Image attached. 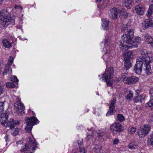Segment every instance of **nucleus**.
Segmentation results:
<instances>
[{"label":"nucleus","instance_id":"nucleus-1","mask_svg":"<svg viewBox=\"0 0 153 153\" xmlns=\"http://www.w3.org/2000/svg\"><path fill=\"white\" fill-rule=\"evenodd\" d=\"M140 57L137 59L134 71L137 74L140 75L143 70L147 75H150L152 73V71L149 65L151 60L147 51L146 50H143Z\"/></svg>","mask_w":153,"mask_h":153},{"label":"nucleus","instance_id":"nucleus-2","mask_svg":"<svg viewBox=\"0 0 153 153\" xmlns=\"http://www.w3.org/2000/svg\"><path fill=\"white\" fill-rule=\"evenodd\" d=\"M134 31L130 29L127 33L123 34L121 36L122 41L120 44V48L121 50H126L130 48L137 47L141 40L140 38L137 36L133 39Z\"/></svg>","mask_w":153,"mask_h":153},{"label":"nucleus","instance_id":"nucleus-3","mask_svg":"<svg viewBox=\"0 0 153 153\" xmlns=\"http://www.w3.org/2000/svg\"><path fill=\"white\" fill-rule=\"evenodd\" d=\"M15 24V17H11L6 9H4L0 11V24L3 28L7 27L10 24L14 25Z\"/></svg>","mask_w":153,"mask_h":153},{"label":"nucleus","instance_id":"nucleus-4","mask_svg":"<svg viewBox=\"0 0 153 153\" xmlns=\"http://www.w3.org/2000/svg\"><path fill=\"white\" fill-rule=\"evenodd\" d=\"M33 137H28L27 143H26L20 150V153H33L37 148V143Z\"/></svg>","mask_w":153,"mask_h":153},{"label":"nucleus","instance_id":"nucleus-5","mask_svg":"<svg viewBox=\"0 0 153 153\" xmlns=\"http://www.w3.org/2000/svg\"><path fill=\"white\" fill-rule=\"evenodd\" d=\"M114 72L113 68L109 67L105 70L102 75V80L104 79L108 86L111 87L113 85L111 79L113 76Z\"/></svg>","mask_w":153,"mask_h":153},{"label":"nucleus","instance_id":"nucleus-6","mask_svg":"<svg viewBox=\"0 0 153 153\" xmlns=\"http://www.w3.org/2000/svg\"><path fill=\"white\" fill-rule=\"evenodd\" d=\"M8 116L6 114H4L0 118V122L1 124L4 126L9 127L12 128L15 125L18 124L19 121L14 120L13 119H10L8 121Z\"/></svg>","mask_w":153,"mask_h":153},{"label":"nucleus","instance_id":"nucleus-7","mask_svg":"<svg viewBox=\"0 0 153 153\" xmlns=\"http://www.w3.org/2000/svg\"><path fill=\"white\" fill-rule=\"evenodd\" d=\"M26 123L27 126L25 128V132L30 133L31 132L33 126L39 123V121L36 117L33 116L27 117Z\"/></svg>","mask_w":153,"mask_h":153},{"label":"nucleus","instance_id":"nucleus-8","mask_svg":"<svg viewBox=\"0 0 153 153\" xmlns=\"http://www.w3.org/2000/svg\"><path fill=\"white\" fill-rule=\"evenodd\" d=\"M151 129L150 126L148 125H145L142 128L138 130V134L140 137L142 138L147 135Z\"/></svg>","mask_w":153,"mask_h":153},{"label":"nucleus","instance_id":"nucleus-9","mask_svg":"<svg viewBox=\"0 0 153 153\" xmlns=\"http://www.w3.org/2000/svg\"><path fill=\"white\" fill-rule=\"evenodd\" d=\"M110 129L112 132L119 133L123 130L124 127L119 123H115L110 126Z\"/></svg>","mask_w":153,"mask_h":153},{"label":"nucleus","instance_id":"nucleus-10","mask_svg":"<svg viewBox=\"0 0 153 153\" xmlns=\"http://www.w3.org/2000/svg\"><path fill=\"white\" fill-rule=\"evenodd\" d=\"M108 15L111 19L115 20L119 18L120 17V14L115 7L110 9L108 12Z\"/></svg>","mask_w":153,"mask_h":153},{"label":"nucleus","instance_id":"nucleus-11","mask_svg":"<svg viewBox=\"0 0 153 153\" xmlns=\"http://www.w3.org/2000/svg\"><path fill=\"white\" fill-rule=\"evenodd\" d=\"M123 79L124 82L128 85L136 83L139 81V78L137 77L134 76L126 77Z\"/></svg>","mask_w":153,"mask_h":153},{"label":"nucleus","instance_id":"nucleus-12","mask_svg":"<svg viewBox=\"0 0 153 153\" xmlns=\"http://www.w3.org/2000/svg\"><path fill=\"white\" fill-rule=\"evenodd\" d=\"M15 109L17 111L18 113L22 114L25 110L24 105L22 103L20 100L17 101L14 104Z\"/></svg>","mask_w":153,"mask_h":153},{"label":"nucleus","instance_id":"nucleus-13","mask_svg":"<svg viewBox=\"0 0 153 153\" xmlns=\"http://www.w3.org/2000/svg\"><path fill=\"white\" fill-rule=\"evenodd\" d=\"M116 103V100L115 99H114L111 100L109 106V110L106 114V116L112 114L115 111V105Z\"/></svg>","mask_w":153,"mask_h":153},{"label":"nucleus","instance_id":"nucleus-14","mask_svg":"<svg viewBox=\"0 0 153 153\" xmlns=\"http://www.w3.org/2000/svg\"><path fill=\"white\" fill-rule=\"evenodd\" d=\"M143 29H146L149 27H153V18L147 19L142 23Z\"/></svg>","mask_w":153,"mask_h":153},{"label":"nucleus","instance_id":"nucleus-15","mask_svg":"<svg viewBox=\"0 0 153 153\" xmlns=\"http://www.w3.org/2000/svg\"><path fill=\"white\" fill-rule=\"evenodd\" d=\"M135 10L138 15H142L144 14L145 8L142 5L140 4L135 7Z\"/></svg>","mask_w":153,"mask_h":153},{"label":"nucleus","instance_id":"nucleus-16","mask_svg":"<svg viewBox=\"0 0 153 153\" xmlns=\"http://www.w3.org/2000/svg\"><path fill=\"white\" fill-rule=\"evenodd\" d=\"M132 66L131 62L130 60L128 59H125L123 69L126 71L128 70Z\"/></svg>","mask_w":153,"mask_h":153},{"label":"nucleus","instance_id":"nucleus-17","mask_svg":"<svg viewBox=\"0 0 153 153\" xmlns=\"http://www.w3.org/2000/svg\"><path fill=\"white\" fill-rule=\"evenodd\" d=\"M19 122L18 124L14 125L13 127L10 128L11 129V133L14 136H15L18 134L19 130V128L17 127L15 128V127L16 125H19Z\"/></svg>","mask_w":153,"mask_h":153},{"label":"nucleus","instance_id":"nucleus-18","mask_svg":"<svg viewBox=\"0 0 153 153\" xmlns=\"http://www.w3.org/2000/svg\"><path fill=\"white\" fill-rule=\"evenodd\" d=\"M102 20V27L104 28V29L107 30L109 29L108 26L109 21L107 19L105 18L103 19Z\"/></svg>","mask_w":153,"mask_h":153},{"label":"nucleus","instance_id":"nucleus-19","mask_svg":"<svg viewBox=\"0 0 153 153\" xmlns=\"http://www.w3.org/2000/svg\"><path fill=\"white\" fill-rule=\"evenodd\" d=\"M132 51H129L127 52L125 54H123V57L125 59H128L129 60H131L132 59V57H133L132 54Z\"/></svg>","mask_w":153,"mask_h":153},{"label":"nucleus","instance_id":"nucleus-20","mask_svg":"<svg viewBox=\"0 0 153 153\" xmlns=\"http://www.w3.org/2000/svg\"><path fill=\"white\" fill-rule=\"evenodd\" d=\"M133 0H125L124 2L126 7L128 9H130L133 6Z\"/></svg>","mask_w":153,"mask_h":153},{"label":"nucleus","instance_id":"nucleus-21","mask_svg":"<svg viewBox=\"0 0 153 153\" xmlns=\"http://www.w3.org/2000/svg\"><path fill=\"white\" fill-rule=\"evenodd\" d=\"M3 46L6 48H9L11 47V44L7 39H4L2 40Z\"/></svg>","mask_w":153,"mask_h":153},{"label":"nucleus","instance_id":"nucleus-22","mask_svg":"<svg viewBox=\"0 0 153 153\" xmlns=\"http://www.w3.org/2000/svg\"><path fill=\"white\" fill-rule=\"evenodd\" d=\"M143 100V96L141 95H139L134 97V101L135 102H141Z\"/></svg>","mask_w":153,"mask_h":153},{"label":"nucleus","instance_id":"nucleus-23","mask_svg":"<svg viewBox=\"0 0 153 153\" xmlns=\"http://www.w3.org/2000/svg\"><path fill=\"white\" fill-rule=\"evenodd\" d=\"M144 40H145L146 42L147 43L149 44L153 41V38L151 36L149 35L148 34H146L144 36Z\"/></svg>","mask_w":153,"mask_h":153},{"label":"nucleus","instance_id":"nucleus-24","mask_svg":"<svg viewBox=\"0 0 153 153\" xmlns=\"http://www.w3.org/2000/svg\"><path fill=\"white\" fill-rule=\"evenodd\" d=\"M153 4L150 5L149 10L146 13V15L148 17L150 16L153 13Z\"/></svg>","mask_w":153,"mask_h":153},{"label":"nucleus","instance_id":"nucleus-25","mask_svg":"<svg viewBox=\"0 0 153 153\" xmlns=\"http://www.w3.org/2000/svg\"><path fill=\"white\" fill-rule=\"evenodd\" d=\"M127 94V95L125 96V98L128 100H130L133 97V93L131 91H129Z\"/></svg>","mask_w":153,"mask_h":153},{"label":"nucleus","instance_id":"nucleus-26","mask_svg":"<svg viewBox=\"0 0 153 153\" xmlns=\"http://www.w3.org/2000/svg\"><path fill=\"white\" fill-rule=\"evenodd\" d=\"M148 142L150 145H153V132L148 137Z\"/></svg>","mask_w":153,"mask_h":153},{"label":"nucleus","instance_id":"nucleus-27","mask_svg":"<svg viewBox=\"0 0 153 153\" xmlns=\"http://www.w3.org/2000/svg\"><path fill=\"white\" fill-rule=\"evenodd\" d=\"M137 145L136 143L134 142H132L128 145V147L131 149H134L136 148Z\"/></svg>","mask_w":153,"mask_h":153},{"label":"nucleus","instance_id":"nucleus-28","mask_svg":"<svg viewBox=\"0 0 153 153\" xmlns=\"http://www.w3.org/2000/svg\"><path fill=\"white\" fill-rule=\"evenodd\" d=\"M117 120L120 122H122L124 120V117L121 114H118L117 116Z\"/></svg>","mask_w":153,"mask_h":153},{"label":"nucleus","instance_id":"nucleus-29","mask_svg":"<svg viewBox=\"0 0 153 153\" xmlns=\"http://www.w3.org/2000/svg\"><path fill=\"white\" fill-rule=\"evenodd\" d=\"M7 87L13 88L15 87L16 85L12 82H8L6 83Z\"/></svg>","mask_w":153,"mask_h":153},{"label":"nucleus","instance_id":"nucleus-30","mask_svg":"<svg viewBox=\"0 0 153 153\" xmlns=\"http://www.w3.org/2000/svg\"><path fill=\"white\" fill-rule=\"evenodd\" d=\"M146 107L149 106L153 108V99H152L145 105Z\"/></svg>","mask_w":153,"mask_h":153},{"label":"nucleus","instance_id":"nucleus-31","mask_svg":"<svg viewBox=\"0 0 153 153\" xmlns=\"http://www.w3.org/2000/svg\"><path fill=\"white\" fill-rule=\"evenodd\" d=\"M11 80L12 82L17 83L18 82L19 80L16 76H13L11 77Z\"/></svg>","mask_w":153,"mask_h":153},{"label":"nucleus","instance_id":"nucleus-32","mask_svg":"<svg viewBox=\"0 0 153 153\" xmlns=\"http://www.w3.org/2000/svg\"><path fill=\"white\" fill-rule=\"evenodd\" d=\"M108 2V0H105V1H104L103 0L100 3V5L102 8L104 7L107 5Z\"/></svg>","mask_w":153,"mask_h":153},{"label":"nucleus","instance_id":"nucleus-33","mask_svg":"<svg viewBox=\"0 0 153 153\" xmlns=\"http://www.w3.org/2000/svg\"><path fill=\"white\" fill-rule=\"evenodd\" d=\"M90 132H91L90 133H87V136L86 137V139L87 140H89L90 139H91L92 138L93 136V131H90Z\"/></svg>","mask_w":153,"mask_h":153},{"label":"nucleus","instance_id":"nucleus-34","mask_svg":"<svg viewBox=\"0 0 153 153\" xmlns=\"http://www.w3.org/2000/svg\"><path fill=\"white\" fill-rule=\"evenodd\" d=\"M128 26L126 25H123L121 27V31L126 32L128 30Z\"/></svg>","mask_w":153,"mask_h":153},{"label":"nucleus","instance_id":"nucleus-35","mask_svg":"<svg viewBox=\"0 0 153 153\" xmlns=\"http://www.w3.org/2000/svg\"><path fill=\"white\" fill-rule=\"evenodd\" d=\"M78 146L79 148L83 147V143L82 140H79L77 141Z\"/></svg>","mask_w":153,"mask_h":153},{"label":"nucleus","instance_id":"nucleus-36","mask_svg":"<svg viewBox=\"0 0 153 153\" xmlns=\"http://www.w3.org/2000/svg\"><path fill=\"white\" fill-rule=\"evenodd\" d=\"M97 133L98 134V136L99 137L103 136L105 134L104 133L100 130H98Z\"/></svg>","mask_w":153,"mask_h":153},{"label":"nucleus","instance_id":"nucleus-37","mask_svg":"<svg viewBox=\"0 0 153 153\" xmlns=\"http://www.w3.org/2000/svg\"><path fill=\"white\" fill-rule=\"evenodd\" d=\"M4 90V86L0 83V95L2 94Z\"/></svg>","mask_w":153,"mask_h":153},{"label":"nucleus","instance_id":"nucleus-38","mask_svg":"<svg viewBox=\"0 0 153 153\" xmlns=\"http://www.w3.org/2000/svg\"><path fill=\"white\" fill-rule=\"evenodd\" d=\"M3 104L4 102H0V113L1 112L3 111Z\"/></svg>","mask_w":153,"mask_h":153},{"label":"nucleus","instance_id":"nucleus-39","mask_svg":"<svg viewBox=\"0 0 153 153\" xmlns=\"http://www.w3.org/2000/svg\"><path fill=\"white\" fill-rule=\"evenodd\" d=\"M136 130V128L134 127H132L131 128L130 130V133L131 134H133L135 133Z\"/></svg>","mask_w":153,"mask_h":153},{"label":"nucleus","instance_id":"nucleus-40","mask_svg":"<svg viewBox=\"0 0 153 153\" xmlns=\"http://www.w3.org/2000/svg\"><path fill=\"white\" fill-rule=\"evenodd\" d=\"M8 62H10L9 65H11L12 63L13 62V58L12 56H10L9 57L8 59Z\"/></svg>","mask_w":153,"mask_h":153},{"label":"nucleus","instance_id":"nucleus-41","mask_svg":"<svg viewBox=\"0 0 153 153\" xmlns=\"http://www.w3.org/2000/svg\"><path fill=\"white\" fill-rule=\"evenodd\" d=\"M79 152L80 153H87L85 149L83 147L82 148H79Z\"/></svg>","mask_w":153,"mask_h":153},{"label":"nucleus","instance_id":"nucleus-42","mask_svg":"<svg viewBox=\"0 0 153 153\" xmlns=\"http://www.w3.org/2000/svg\"><path fill=\"white\" fill-rule=\"evenodd\" d=\"M108 37L106 36L105 38V40L103 41L102 42V43L104 45H105L108 42Z\"/></svg>","mask_w":153,"mask_h":153},{"label":"nucleus","instance_id":"nucleus-43","mask_svg":"<svg viewBox=\"0 0 153 153\" xmlns=\"http://www.w3.org/2000/svg\"><path fill=\"white\" fill-rule=\"evenodd\" d=\"M126 74H127L126 73H124L122 74L121 75V79H123V82H124L123 79L124 78H125L126 77H128V76H126Z\"/></svg>","mask_w":153,"mask_h":153},{"label":"nucleus","instance_id":"nucleus-44","mask_svg":"<svg viewBox=\"0 0 153 153\" xmlns=\"http://www.w3.org/2000/svg\"><path fill=\"white\" fill-rule=\"evenodd\" d=\"M149 93L151 95V97L153 98V88H151L150 90Z\"/></svg>","mask_w":153,"mask_h":153},{"label":"nucleus","instance_id":"nucleus-45","mask_svg":"<svg viewBox=\"0 0 153 153\" xmlns=\"http://www.w3.org/2000/svg\"><path fill=\"white\" fill-rule=\"evenodd\" d=\"M10 65H7L5 66L4 69L7 70L8 71H9L10 69H11V67H10Z\"/></svg>","mask_w":153,"mask_h":153},{"label":"nucleus","instance_id":"nucleus-46","mask_svg":"<svg viewBox=\"0 0 153 153\" xmlns=\"http://www.w3.org/2000/svg\"><path fill=\"white\" fill-rule=\"evenodd\" d=\"M107 53H108L107 52L105 53L104 54V55L102 57L103 58V59L105 61L107 59V58H106V57H107Z\"/></svg>","mask_w":153,"mask_h":153},{"label":"nucleus","instance_id":"nucleus-47","mask_svg":"<svg viewBox=\"0 0 153 153\" xmlns=\"http://www.w3.org/2000/svg\"><path fill=\"white\" fill-rule=\"evenodd\" d=\"M119 140L117 139H115L113 141V143L114 144H117L119 142Z\"/></svg>","mask_w":153,"mask_h":153},{"label":"nucleus","instance_id":"nucleus-48","mask_svg":"<svg viewBox=\"0 0 153 153\" xmlns=\"http://www.w3.org/2000/svg\"><path fill=\"white\" fill-rule=\"evenodd\" d=\"M9 71L4 69V70L3 73V75H6L7 74V73H8Z\"/></svg>","mask_w":153,"mask_h":153},{"label":"nucleus","instance_id":"nucleus-49","mask_svg":"<svg viewBox=\"0 0 153 153\" xmlns=\"http://www.w3.org/2000/svg\"><path fill=\"white\" fill-rule=\"evenodd\" d=\"M124 18H126L128 16V14L127 13H125L124 14Z\"/></svg>","mask_w":153,"mask_h":153},{"label":"nucleus","instance_id":"nucleus-50","mask_svg":"<svg viewBox=\"0 0 153 153\" xmlns=\"http://www.w3.org/2000/svg\"><path fill=\"white\" fill-rule=\"evenodd\" d=\"M19 7L21 8V9H22V7H20L19 6H15V9H17L18 7Z\"/></svg>","mask_w":153,"mask_h":153},{"label":"nucleus","instance_id":"nucleus-51","mask_svg":"<svg viewBox=\"0 0 153 153\" xmlns=\"http://www.w3.org/2000/svg\"><path fill=\"white\" fill-rule=\"evenodd\" d=\"M16 143L18 144H21L22 143H21V141H19V142H17Z\"/></svg>","mask_w":153,"mask_h":153},{"label":"nucleus","instance_id":"nucleus-52","mask_svg":"<svg viewBox=\"0 0 153 153\" xmlns=\"http://www.w3.org/2000/svg\"><path fill=\"white\" fill-rule=\"evenodd\" d=\"M3 1V0H0V4H1Z\"/></svg>","mask_w":153,"mask_h":153},{"label":"nucleus","instance_id":"nucleus-53","mask_svg":"<svg viewBox=\"0 0 153 153\" xmlns=\"http://www.w3.org/2000/svg\"><path fill=\"white\" fill-rule=\"evenodd\" d=\"M8 136H7V137H6V142H7V139H8Z\"/></svg>","mask_w":153,"mask_h":153},{"label":"nucleus","instance_id":"nucleus-54","mask_svg":"<svg viewBox=\"0 0 153 153\" xmlns=\"http://www.w3.org/2000/svg\"><path fill=\"white\" fill-rule=\"evenodd\" d=\"M102 0H96V1H97L99 2V1H100Z\"/></svg>","mask_w":153,"mask_h":153}]
</instances>
